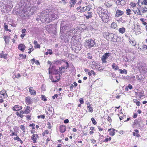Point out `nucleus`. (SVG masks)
<instances>
[{"label":"nucleus","instance_id":"nucleus-52","mask_svg":"<svg viewBox=\"0 0 147 147\" xmlns=\"http://www.w3.org/2000/svg\"><path fill=\"white\" fill-rule=\"evenodd\" d=\"M35 47L36 48H40V45L39 44H37L35 45Z\"/></svg>","mask_w":147,"mask_h":147},{"label":"nucleus","instance_id":"nucleus-45","mask_svg":"<svg viewBox=\"0 0 147 147\" xmlns=\"http://www.w3.org/2000/svg\"><path fill=\"white\" fill-rule=\"evenodd\" d=\"M130 5H131V7H135L136 5V3L132 2L131 3Z\"/></svg>","mask_w":147,"mask_h":147},{"label":"nucleus","instance_id":"nucleus-12","mask_svg":"<svg viewBox=\"0 0 147 147\" xmlns=\"http://www.w3.org/2000/svg\"><path fill=\"white\" fill-rule=\"evenodd\" d=\"M123 13H124L123 11L120 10H117L116 12L115 16L117 17H118L122 15Z\"/></svg>","mask_w":147,"mask_h":147},{"label":"nucleus","instance_id":"nucleus-7","mask_svg":"<svg viewBox=\"0 0 147 147\" xmlns=\"http://www.w3.org/2000/svg\"><path fill=\"white\" fill-rule=\"evenodd\" d=\"M95 44L94 40L91 39H89L86 40L85 45L88 46L89 48L94 46Z\"/></svg>","mask_w":147,"mask_h":147},{"label":"nucleus","instance_id":"nucleus-14","mask_svg":"<svg viewBox=\"0 0 147 147\" xmlns=\"http://www.w3.org/2000/svg\"><path fill=\"white\" fill-rule=\"evenodd\" d=\"M134 124L136 125H140L142 123V121L140 119H138L134 121Z\"/></svg>","mask_w":147,"mask_h":147},{"label":"nucleus","instance_id":"nucleus-56","mask_svg":"<svg viewBox=\"0 0 147 147\" xmlns=\"http://www.w3.org/2000/svg\"><path fill=\"white\" fill-rule=\"evenodd\" d=\"M86 18L88 19L89 18H91L92 17V15L91 14H89L88 16L86 15Z\"/></svg>","mask_w":147,"mask_h":147},{"label":"nucleus","instance_id":"nucleus-64","mask_svg":"<svg viewBox=\"0 0 147 147\" xmlns=\"http://www.w3.org/2000/svg\"><path fill=\"white\" fill-rule=\"evenodd\" d=\"M82 0L79 1L78 2L77 4L79 5L82 3Z\"/></svg>","mask_w":147,"mask_h":147},{"label":"nucleus","instance_id":"nucleus-5","mask_svg":"<svg viewBox=\"0 0 147 147\" xmlns=\"http://www.w3.org/2000/svg\"><path fill=\"white\" fill-rule=\"evenodd\" d=\"M57 14L55 11H49V13L48 15V18L47 22H49L52 21L55 19L57 18Z\"/></svg>","mask_w":147,"mask_h":147},{"label":"nucleus","instance_id":"nucleus-36","mask_svg":"<svg viewBox=\"0 0 147 147\" xmlns=\"http://www.w3.org/2000/svg\"><path fill=\"white\" fill-rule=\"evenodd\" d=\"M91 120L92 121V123L94 125H96V122L94 119L93 117H92L91 119Z\"/></svg>","mask_w":147,"mask_h":147},{"label":"nucleus","instance_id":"nucleus-15","mask_svg":"<svg viewBox=\"0 0 147 147\" xmlns=\"http://www.w3.org/2000/svg\"><path fill=\"white\" fill-rule=\"evenodd\" d=\"M22 109V107L21 106H19L18 105H15L13 108V109L15 111H19Z\"/></svg>","mask_w":147,"mask_h":147},{"label":"nucleus","instance_id":"nucleus-4","mask_svg":"<svg viewBox=\"0 0 147 147\" xmlns=\"http://www.w3.org/2000/svg\"><path fill=\"white\" fill-rule=\"evenodd\" d=\"M71 27L67 22L63 21L62 22L61 24V27L60 31L61 32H64V31H69V30L71 28Z\"/></svg>","mask_w":147,"mask_h":147},{"label":"nucleus","instance_id":"nucleus-57","mask_svg":"<svg viewBox=\"0 0 147 147\" xmlns=\"http://www.w3.org/2000/svg\"><path fill=\"white\" fill-rule=\"evenodd\" d=\"M116 66V64L115 63H113L112 64V67L113 69L114 68H115Z\"/></svg>","mask_w":147,"mask_h":147},{"label":"nucleus","instance_id":"nucleus-58","mask_svg":"<svg viewBox=\"0 0 147 147\" xmlns=\"http://www.w3.org/2000/svg\"><path fill=\"white\" fill-rule=\"evenodd\" d=\"M47 50L50 51L49 52H48L49 54L50 55H51L52 54L53 52L51 49H48Z\"/></svg>","mask_w":147,"mask_h":147},{"label":"nucleus","instance_id":"nucleus-39","mask_svg":"<svg viewBox=\"0 0 147 147\" xmlns=\"http://www.w3.org/2000/svg\"><path fill=\"white\" fill-rule=\"evenodd\" d=\"M130 80L131 81H135L136 80L135 79V77L134 76H132L130 77Z\"/></svg>","mask_w":147,"mask_h":147},{"label":"nucleus","instance_id":"nucleus-28","mask_svg":"<svg viewBox=\"0 0 147 147\" xmlns=\"http://www.w3.org/2000/svg\"><path fill=\"white\" fill-rule=\"evenodd\" d=\"M125 29L123 27L120 28L119 29V32L122 34L123 33L125 32Z\"/></svg>","mask_w":147,"mask_h":147},{"label":"nucleus","instance_id":"nucleus-22","mask_svg":"<svg viewBox=\"0 0 147 147\" xmlns=\"http://www.w3.org/2000/svg\"><path fill=\"white\" fill-rule=\"evenodd\" d=\"M3 38L5 43L8 44L9 42V40L10 39V37L7 36H4Z\"/></svg>","mask_w":147,"mask_h":147},{"label":"nucleus","instance_id":"nucleus-9","mask_svg":"<svg viewBox=\"0 0 147 147\" xmlns=\"http://www.w3.org/2000/svg\"><path fill=\"white\" fill-rule=\"evenodd\" d=\"M139 12H138L139 13V14L140 15H142L141 14V12H142V13H145L147 11V8L144 7H141L140 8V9L139 10Z\"/></svg>","mask_w":147,"mask_h":147},{"label":"nucleus","instance_id":"nucleus-13","mask_svg":"<svg viewBox=\"0 0 147 147\" xmlns=\"http://www.w3.org/2000/svg\"><path fill=\"white\" fill-rule=\"evenodd\" d=\"M38 138V136L37 134H33L31 137V139L33 141L34 143H36L37 138Z\"/></svg>","mask_w":147,"mask_h":147},{"label":"nucleus","instance_id":"nucleus-26","mask_svg":"<svg viewBox=\"0 0 147 147\" xmlns=\"http://www.w3.org/2000/svg\"><path fill=\"white\" fill-rule=\"evenodd\" d=\"M126 14L127 15H130L133 13V11L129 8H127L126 10Z\"/></svg>","mask_w":147,"mask_h":147},{"label":"nucleus","instance_id":"nucleus-60","mask_svg":"<svg viewBox=\"0 0 147 147\" xmlns=\"http://www.w3.org/2000/svg\"><path fill=\"white\" fill-rule=\"evenodd\" d=\"M25 32H26V30L24 28L22 30V32L23 34L25 33Z\"/></svg>","mask_w":147,"mask_h":147},{"label":"nucleus","instance_id":"nucleus-25","mask_svg":"<svg viewBox=\"0 0 147 147\" xmlns=\"http://www.w3.org/2000/svg\"><path fill=\"white\" fill-rule=\"evenodd\" d=\"M26 103L28 104H30L32 103L30 97H26Z\"/></svg>","mask_w":147,"mask_h":147},{"label":"nucleus","instance_id":"nucleus-19","mask_svg":"<svg viewBox=\"0 0 147 147\" xmlns=\"http://www.w3.org/2000/svg\"><path fill=\"white\" fill-rule=\"evenodd\" d=\"M109 34L108 36L111 37L112 41H114L116 40V39H115V37H116V35L112 33Z\"/></svg>","mask_w":147,"mask_h":147},{"label":"nucleus","instance_id":"nucleus-44","mask_svg":"<svg viewBox=\"0 0 147 147\" xmlns=\"http://www.w3.org/2000/svg\"><path fill=\"white\" fill-rule=\"evenodd\" d=\"M59 72V71L58 69H55L54 71V73L55 74H57Z\"/></svg>","mask_w":147,"mask_h":147},{"label":"nucleus","instance_id":"nucleus-38","mask_svg":"<svg viewBox=\"0 0 147 147\" xmlns=\"http://www.w3.org/2000/svg\"><path fill=\"white\" fill-rule=\"evenodd\" d=\"M87 58L88 59H91L92 58V56L91 54L90 53H88L87 54Z\"/></svg>","mask_w":147,"mask_h":147},{"label":"nucleus","instance_id":"nucleus-29","mask_svg":"<svg viewBox=\"0 0 147 147\" xmlns=\"http://www.w3.org/2000/svg\"><path fill=\"white\" fill-rule=\"evenodd\" d=\"M84 12L88 11L90 10V8L89 6H87L85 7H84Z\"/></svg>","mask_w":147,"mask_h":147},{"label":"nucleus","instance_id":"nucleus-16","mask_svg":"<svg viewBox=\"0 0 147 147\" xmlns=\"http://www.w3.org/2000/svg\"><path fill=\"white\" fill-rule=\"evenodd\" d=\"M63 32H62V35L61 36V40H64V41L66 42L67 41V42H69V40H67V38L66 36V34H63Z\"/></svg>","mask_w":147,"mask_h":147},{"label":"nucleus","instance_id":"nucleus-3","mask_svg":"<svg viewBox=\"0 0 147 147\" xmlns=\"http://www.w3.org/2000/svg\"><path fill=\"white\" fill-rule=\"evenodd\" d=\"M71 44L72 46L75 47V50L80 51L82 48V46L79 40H76L75 37L71 38Z\"/></svg>","mask_w":147,"mask_h":147},{"label":"nucleus","instance_id":"nucleus-40","mask_svg":"<svg viewBox=\"0 0 147 147\" xmlns=\"http://www.w3.org/2000/svg\"><path fill=\"white\" fill-rule=\"evenodd\" d=\"M37 117L38 119L41 118L42 119H44L45 118V116L44 115H38Z\"/></svg>","mask_w":147,"mask_h":147},{"label":"nucleus","instance_id":"nucleus-63","mask_svg":"<svg viewBox=\"0 0 147 147\" xmlns=\"http://www.w3.org/2000/svg\"><path fill=\"white\" fill-rule=\"evenodd\" d=\"M79 11L80 12H84V7H83L82 8V9H80Z\"/></svg>","mask_w":147,"mask_h":147},{"label":"nucleus","instance_id":"nucleus-50","mask_svg":"<svg viewBox=\"0 0 147 147\" xmlns=\"http://www.w3.org/2000/svg\"><path fill=\"white\" fill-rule=\"evenodd\" d=\"M91 67L93 69H95L96 68V65H94V64H93L91 66Z\"/></svg>","mask_w":147,"mask_h":147},{"label":"nucleus","instance_id":"nucleus-24","mask_svg":"<svg viewBox=\"0 0 147 147\" xmlns=\"http://www.w3.org/2000/svg\"><path fill=\"white\" fill-rule=\"evenodd\" d=\"M30 107L29 106H27L25 110L24 111V114H28L30 112Z\"/></svg>","mask_w":147,"mask_h":147},{"label":"nucleus","instance_id":"nucleus-61","mask_svg":"<svg viewBox=\"0 0 147 147\" xmlns=\"http://www.w3.org/2000/svg\"><path fill=\"white\" fill-rule=\"evenodd\" d=\"M107 120L108 121H109L111 122L112 121V119L111 118V117H109V116H108V117L107 118Z\"/></svg>","mask_w":147,"mask_h":147},{"label":"nucleus","instance_id":"nucleus-34","mask_svg":"<svg viewBox=\"0 0 147 147\" xmlns=\"http://www.w3.org/2000/svg\"><path fill=\"white\" fill-rule=\"evenodd\" d=\"M88 104L87 105V107L88 108V111L90 112H92L93 111V110L92 107H91L90 105L88 106Z\"/></svg>","mask_w":147,"mask_h":147},{"label":"nucleus","instance_id":"nucleus-32","mask_svg":"<svg viewBox=\"0 0 147 147\" xmlns=\"http://www.w3.org/2000/svg\"><path fill=\"white\" fill-rule=\"evenodd\" d=\"M136 93V96H140V97H141L142 96V93L141 92H135Z\"/></svg>","mask_w":147,"mask_h":147},{"label":"nucleus","instance_id":"nucleus-46","mask_svg":"<svg viewBox=\"0 0 147 147\" xmlns=\"http://www.w3.org/2000/svg\"><path fill=\"white\" fill-rule=\"evenodd\" d=\"M14 140H17L18 141H20V139L18 136H17L16 138H14Z\"/></svg>","mask_w":147,"mask_h":147},{"label":"nucleus","instance_id":"nucleus-10","mask_svg":"<svg viewBox=\"0 0 147 147\" xmlns=\"http://www.w3.org/2000/svg\"><path fill=\"white\" fill-rule=\"evenodd\" d=\"M65 61L64 59H59L57 61H53L52 63L56 65H60L63 62H65Z\"/></svg>","mask_w":147,"mask_h":147},{"label":"nucleus","instance_id":"nucleus-51","mask_svg":"<svg viewBox=\"0 0 147 147\" xmlns=\"http://www.w3.org/2000/svg\"><path fill=\"white\" fill-rule=\"evenodd\" d=\"M8 26L6 25V23H5L4 24V28L5 29V30H6V29H8Z\"/></svg>","mask_w":147,"mask_h":147},{"label":"nucleus","instance_id":"nucleus-37","mask_svg":"<svg viewBox=\"0 0 147 147\" xmlns=\"http://www.w3.org/2000/svg\"><path fill=\"white\" fill-rule=\"evenodd\" d=\"M142 50L145 51L147 49V46L146 45H143L142 47Z\"/></svg>","mask_w":147,"mask_h":147},{"label":"nucleus","instance_id":"nucleus-6","mask_svg":"<svg viewBox=\"0 0 147 147\" xmlns=\"http://www.w3.org/2000/svg\"><path fill=\"white\" fill-rule=\"evenodd\" d=\"M67 33L66 34V36L67 38V40H69L70 38L72 37H75L74 35L75 33V31L74 29H70L69 31H67Z\"/></svg>","mask_w":147,"mask_h":147},{"label":"nucleus","instance_id":"nucleus-18","mask_svg":"<svg viewBox=\"0 0 147 147\" xmlns=\"http://www.w3.org/2000/svg\"><path fill=\"white\" fill-rule=\"evenodd\" d=\"M76 2V0H70L69 1L70 5L69 6L70 7H73Z\"/></svg>","mask_w":147,"mask_h":147},{"label":"nucleus","instance_id":"nucleus-27","mask_svg":"<svg viewBox=\"0 0 147 147\" xmlns=\"http://www.w3.org/2000/svg\"><path fill=\"white\" fill-rule=\"evenodd\" d=\"M119 71H120V73L121 74H127V71L125 69H124L123 70L120 69H119Z\"/></svg>","mask_w":147,"mask_h":147},{"label":"nucleus","instance_id":"nucleus-54","mask_svg":"<svg viewBox=\"0 0 147 147\" xmlns=\"http://www.w3.org/2000/svg\"><path fill=\"white\" fill-rule=\"evenodd\" d=\"M80 102L81 104H82L84 103V101L83 98H81L80 99Z\"/></svg>","mask_w":147,"mask_h":147},{"label":"nucleus","instance_id":"nucleus-55","mask_svg":"<svg viewBox=\"0 0 147 147\" xmlns=\"http://www.w3.org/2000/svg\"><path fill=\"white\" fill-rule=\"evenodd\" d=\"M31 47H32L31 48H30L29 49V51L28 52V53H29V54H30L31 52V49H32V51H33V49H32V46H31Z\"/></svg>","mask_w":147,"mask_h":147},{"label":"nucleus","instance_id":"nucleus-31","mask_svg":"<svg viewBox=\"0 0 147 147\" xmlns=\"http://www.w3.org/2000/svg\"><path fill=\"white\" fill-rule=\"evenodd\" d=\"M117 25L115 23L113 22L111 24V28L114 29H115L117 28Z\"/></svg>","mask_w":147,"mask_h":147},{"label":"nucleus","instance_id":"nucleus-17","mask_svg":"<svg viewBox=\"0 0 147 147\" xmlns=\"http://www.w3.org/2000/svg\"><path fill=\"white\" fill-rule=\"evenodd\" d=\"M29 92L32 95H35L36 94V92L33 89L32 87H29Z\"/></svg>","mask_w":147,"mask_h":147},{"label":"nucleus","instance_id":"nucleus-49","mask_svg":"<svg viewBox=\"0 0 147 147\" xmlns=\"http://www.w3.org/2000/svg\"><path fill=\"white\" fill-rule=\"evenodd\" d=\"M138 115V114L137 113H135L133 115V117L134 118H136L137 117Z\"/></svg>","mask_w":147,"mask_h":147},{"label":"nucleus","instance_id":"nucleus-41","mask_svg":"<svg viewBox=\"0 0 147 147\" xmlns=\"http://www.w3.org/2000/svg\"><path fill=\"white\" fill-rule=\"evenodd\" d=\"M129 42L131 43V44L133 46H135L136 45V43L134 41L131 40H130Z\"/></svg>","mask_w":147,"mask_h":147},{"label":"nucleus","instance_id":"nucleus-59","mask_svg":"<svg viewBox=\"0 0 147 147\" xmlns=\"http://www.w3.org/2000/svg\"><path fill=\"white\" fill-rule=\"evenodd\" d=\"M69 122V121L68 119H65L64 121V123H68Z\"/></svg>","mask_w":147,"mask_h":147},{"label":"nucleus","instance_id":"nucleus-11","mask_svg":"<svg viewBox=\"0 0 147 147\" xmlns=\"http://www.w3.org/2000/svg\"><path fill=\"white\" fill-rule=\"evenodd\" d=\"M25 45L23 44L19 45L18 47V49L22 51H24L26 48Z\"/></svg>","mask_w":147,"mask_h":147},{"label":"nucleus","instance_id":"nucleus-47","mask_svg":"<svg viewBox=\"0 0 147 147\" xmlns=\"http://www.w3.org/2000/svg\"><path fill=\"white\" fill-rule=\"evenodd\" d=\"M119 67L117 65L115 67V68H114L113 69L115 70V71H116L117 70H119Z\"/></svg>","mask_w":147,"mask_h":147},{"label":"nucleus","instance_id":"nucleus-35","mask_svg":"<svg viewBox=\"0 0 147 147\" xmlns=\"http://www.w3.org/2000/svg\"><path fill=\"white\" fill-rule=\"evenodd\" d=\"M141 4H144L146 5H147V0H143V1L141 2Z\"/></svg>","mask_w":147,"mask_h":147},{"label":"nucleus","instance_id":"nucleus-23","mask_svg":"<svg viewBox=\"0 0 147 147\" xmlns=\"http://www.w3.org/2000/svg\"><path fill=\"white\" fill-rule=\"evenodd\" d=\"M105 5L108 7H111L112 5V1H109L105 3Z\"/></svg>","mask_w":147,"mask_h":147},{"label":"nucleus","instance_id":"nucleus-30","mask_svg":"<svg viewBox=\"0 0 147 147\" xmlns=\"http://www.w3.org/2000/svg\"><path fill=\"white\" fill-rule=\"evenodd\" d=\"M1 95H3V96H5V95H6L7 97V96L6 94V91L4 90H2L1 91L0 93Z\"/></svg>","mask_w":147,"mask_h":147},{"label":"nucleus","instance_id":"nucleus-53","mask_svg":"<svg viewBox=\"0 0 147 147\" xmlns=\"http://www.w3.org/2000/svg\"><path fill=\"white\" fill-rule=\"evenodd\" d=\"M109 134L111 136H114L115 134V132H113V131H111L109 133Z\"/></svg>","mask_w":147,"mask_h":147},{"label":"nucleus","instance_id":"nucleus-21","mask_svg":"<svg viewBox=\"0 0 147 147\" xmlns=\"http://www.w3.org/2000/svg\"><path fill=\"white\" fill-rule=\"evenodd\" d=\"M140 70L143 74L147 73V67H142Z\"/></svg>","mask_w":147,"mask_h":147},{"label":"nucleus","instance_id":"nucleus-43","mask_svg":"<svg viewBox=\"0 0 147 147\" xmlns=\"http://www.w3.org/2000/svg\"><path fill=\"white\" fill-rule=\"evenodd\" d=\"M7 54H3L1 55L0 56V57L1 58H5V57L7 56Z\"/></svg>","mask_w":147,"mask_h":147},{"label":"nucleus","instance_id":"nucleus-48","mask_svg":"<svg viewBox=\"0 0 147 147\" xmlns=\"http://www.w3.org/2000/svg\"><path fill=\"white\" fill-rule=\"evenodd\" d=\"M65 67H60L59 68V70L60 71L62 70V69H65Z\"/></svg>","mask_w":147,"mask_h":147},{"label":"nucleus","instance_id":"nucleus-20","mask_svg":"<svg viewBox=\"0 0 147 147\" xmlns=\"http://www.w3.org/2000/svg\"><path fill=\"white\" fill-rule=\"evenodd\" d=\"M66 130L65 126V125H62L60 127V131L61 132L63 133Z\"/></svg>","mask_w":147,"mask_h":147},{"label":"nucleus","instance_id":"nucleus-62","mask_svg":"<svg viewBox=\"0 0 147 147\" xmlns=\"http://www.w3.org/2000/svg\"><path fill=\"white\" fill-rule=\"evenodd\" d=\"M26 118L28 120H30L31 119L30 117L31 116L29 115H27L26 116Z\"/></svg>","mask_w":147,"mask_h":147},{"label":"nucleus","instance_id":"nucleus-8","mask_svg":"<svg viewBox=\"0 0 147 147\" xmlns=\"http://www.w3.org/2000/svg\"><path fill=\"white\" fill-rule=\"evenodd\" d=\"M111 55V53H107L104 54L101 57V60L103 63H107V61L106 59H108Z\"/></svg>","mask_w":147,"mask_h":147},{"label":"nucleus","instance_id":"nucleus-2","mask_svg":"<svg viewBox=\"0 0 147 147\" xmlns=\"http://www.w3.org/2000/svg\"><path fill=\"white\" fill-rule=\"evenodd\" d=\"M49 10L46 9L42 11L40 14L39 18H37L36 19L37 20L39 21V20L43 22L48 23L47 22L49 14Z\"/></svg>","mask_w":147,"mask_h":147},{"label":"nucleus","instance_id":"nucleus-42","mask_svg":"<svg viewBox=\"0 0 147 147\" xmlns=\"http://www.w3.org/2000/svg\"><path fill=\"white\" fill-rule=\"evenodd\" d=\"M20 128L24 132L25 131V127L24 125H21L20 126Z\"/></svg>","mask_w":147,"mask_h":147},{"label":"nucleus","instance_id":"nucleus-1","mask_svg":"<svg viewBox=\"0 0 147 147\" xmlns=\"http://www.w3.org/2000/svg\"><path fill=\"white\" fill-rule=\"evenodd\" d=\"M97 12L99 16L101 18L102 20L104 22H107L109 20V16L107 14V11L101 7H98Z\"/></svg>","mask_w":147,"mask_h":147},{"label":"nucleus","instance_id":"nucleus-33","mask_svg":"<svg viewBox=\"0 0 147 147\" xmlns=\"http://www.w3.org/2000/svg\"><path fill=\"white\" fill-rule=\"evenodd\" d=\"M41 98L42 100H44L45 101H46L47 100V99L46 98V96L44 95H42Z\"/></svg>","mask_w":147,"mask_h":147}]
</instances>
